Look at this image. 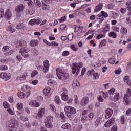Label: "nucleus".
I'll use <instances>...</instances> for the list:
<instances>
[{
  "instance_id": "obj_8",
  "label": "nucleus",
  "mask_w": 131,
  "mask_h": 131,
  "mask_svg": "<svg viewBox=\"0 0 131 131\" xmlns=\"http://www.w3.org/2000/svg\"><path fill=\"white\" fill-rule=\"evenodd\" d=\"M0 78L3 79H5V81H7L10 79L11 75L7 73H2L0 74Z\"/></svg>"
},
{
  "instance_id": "obj_51",
  "label": "nucleus",
  "mask_w": 131,
  "mask_h": 131,
  "mask_svg": "<svg viewBox=\"0 0 131 131\" xmlns=\"http://www.w3.org/2000/svg\"><path fill=\"white\" fill-rule=\"evenodd\" d=\"M25 95H26L25 94L22 92V93L18 94V97L22 99L25 97Z\"/></svg>"
},
{
  "instance_id": "obj_47",
  "label": "nucleus",
  "mask_w": 131,
  "mask_h": 131,
  "mask_svg": "<svg viewBox=\"0 0 131 131\" xmlns=\"http://www.w3.org/2000/svg\"><path fill=\"white\" fill-rule=\"evenodd\" d=\"M18 78H19V79L20 81H23L24 80H25L26 77L25 75H20V77H17V78H16V79H17Z\"/></svg>"
},
{
  "instance_id": "obj_43",
  "label": "nucleus",
  "mask_w": 131,
  "mask_h": 131,
  "mask_svg": "<svg viewBox=\"0 0 131 131\" xmlns=\"http://www.w3.org/2000/svg\"><path fill=\"white\" fill-rule=\"evenodd\" d=\"M38 74V73L37 72V71H34L32 72V74H31V77H32V78H34Z\"/></svg>"
},
{
  "instance_id": "obj_21",
  "label": "nucleus",
  "mask_w": 131,
  "mask_h": 131,
  "mask_svg": "<svg viewBox=\"0 0 131 131\" xmlns=\"http://www.w3.org/2000/svg\"><path fill=\"white\" fill-rule=\"evenodd\" d=\"M61 97L62 100H63L64 101H68V96L67 95V93H66V92H64L62 93L61 94Z\"/></svg>"
},
{
  "instance_id": "obj_63",
  "label": "nucleus",
  "mask_w": 131,
  "mask_h": 131,
  "mask_svg": "<svg viewBox=\"0 0 131 131\" xmlns=\"http://www.w3.org/2000/svg\"><path fill=\"white\" fill-rule=\"evenodd\" d=\"M20 119L24 122L27 121L28 119L26 117H20Z\"/></svg>"
},
{
  "instance_id": "obj_17",
  "label": "nucleus",
  "mask_w": 131,
  "mask_h": 131,
  "mask_svg": "<svg viewBox=\"0 0 131 131\" xmlns=\"http://www.w3.org/2000/svg\"><path fill=\"white\" fill-rule=\"evenodd\" d=\"M39 42L37 40H32L30 42L31 47H36L38 46Z\"/></svg>"
},
{
  "instance_id": "obj_54",
  "label": "nucleus",
  "mask_w": 131,
  "mask_h": 131,
  "mask_svg": "<svg viewBox=\"0 0 131 131\" xmlns=\"http://www.w3.org/2000/svg\"><path fill=\"white\" fill-rule=\"evenodd\" d=\"M16 107L18 110H21L23 108V104L22 103H18Z\"/></svg>"
},
{
  "instance_id": "obj_13",
  "label": "nucleus",
  "mask_w": 131,
  "mask_h": 131,
  "mask_svg": "<svg viewBox=\"0 0 131 131\" xmlns=\"http://www.w3.org/2000/svg\"><path fill=\"white\" fill-rule=\"evenodd\" d=\"M4 18L7 20H10L12 17V12L10 9H7L6 11L5 14L4 15Z\"/></svg>"
},
{
  "instance_id": "obj_56",
  "label": "nucleus",
  "mask_w": 131,
  "mask_h": 131,
  "mask_svg": "<svg viewBox=\"0 0 131 131\" xmlns=\"http://www.w3.org/2000/svg\"><path fill=\"white\" fill-rule=\"evenodd\" d=\"M120 12H121L122 14H124L126 12V9L125 8L120 9Z\"/></svg>"
},
{
  "instance_id": "obj_26",
  "label": "nucleus",
  "mask_w": 131,
  "mask_h": 131,
  "mask_svg": "<svg viewBox=\"0 0 131 131\" xmlns=\"http://www.w3.org/2000/svg\"><path fill=\"white\" fill-rule=\"evenodd\" d=\"M34 3L36 7L40 8L41 6V3L39 0H34Z\"/></svg>"
},
{
  "instance_id": "obj_45",
  "label": "nucleus",
  "mask_w": 131,
  "mask_h": 131,
  "mask_svg": "<svg viewBox=\"0 0 131 131\" xmlns=\"http://www.w3.org/2000/svg\"><path fill=\"white\" fill-rule=\"evenodd\" d=\"M82 66H83V63L82 62L79 63V64L77 65V67H78V73L80 72V69L82 68Z\"/></svg>"
},
{
  "instance_id": "obj_33",
  "label": "nucleus",
  "mask_w": 131,
  "mask_h": 131,
  "mask_svg": "<svg viewBox=\"0 0 131 131\" xmlns=\"http://www.w3.org/2000/svg\"><path fill=\"white\" fill-rule=\"evenodd\" d=\"M106 43V40L103 39L101 41L100 45H99V48H102L103 46H104Z\"/></svg>"
},
{
  "instance_id": "obj_58",
  "label": "nucleus",
  "mask_w": 131,
  "mask_h": 131,
  "mask_svg": "<svg viewBox=\"0 0 131 131\" xmlns=\"http://www.w3.org/2000/svg\"><path fill=\"white\" fill-rule=\"evenodd\" d=\"M120 121H121V123L123 125L125 123V120H124V117L122 116L120 118Z\"/></svg>"
},
{
  "instance_id": "obj_42",
  "label": "nucleus",
  "mask_w": 131,
  "mask_h": 131,
  "mask_svg": "<svg viewBox=\"0 0 131 131\" xmlns=\"http://www.w3.org/2000/svg\"><path fill=\"white\" fill-rule=\"evenodd\" d=\"M13 53H14V51L13 50H11L9 52L4 53V55L6 56H9L12 55Z\"/></svg>"
},
{
  "instance_id": "obj_44",
  "label": "nucleus",
  "mask_w": 131,
  "mask_h": 131,
  "mask_svg": "<svg viewBox=\"0 0 131 131\" xmlns=\"http://www.w3.org/2000/svg\"><path fill=\"white\" fill-rule=\"evenodd\" d=\"M93 77L95 80L98 79L99 77V74L98 73H95L93 74Z\"/></svg>"
},
{
  "instance_id": "obj_39",
  "label": "nucleus",
  "mask_w": 131,
  "mask_h": 131,
  "mask_svg": "<svg viewBox=\"0 0 131 131\" xmlns=\"http://www.w3.org/2000/svg\"><path fill=\"white\" fill-rule=\"evenodd\" d=\"M70 55V52L68 51H64L62 53V56H68V55Z\"/></svg>"
},
{
  "instance_id": "obj_31",
  "label": "nucleus",
  "mask_w": 131,
  "mask_h": 131,
  "mask_svg": "<svg viewBox=\"0 0 131 131\" xmlns=\"http://www.w3.org/2000/svg\"><path fill=\"white\" fill-rule=\"evenodd\" d=\"M109 37L116 38L117 37L116 33L115 32H112L109 33Z\"/></svg>"
},
{
  "instance_id": "obj_40",
  "label": "nucleus",
  "mask_w": 131,
  "mask_h": 131,
  "mask_svg": "<svg viewBox=\"0 0 131 131\" xmlns=\"http://www.w3.org/2000/svg\"><path fill=\"white\" fill-rule=\"evenodd\" d=\"M29 24H30L31 26H34L35 24H36V19H31L29 21Z\"/></svg>"
},
{
  "instance_id": "obj_25",
  "label": "nucleus",
  "mask_w": 131,
  "mask_h": 131,
  "mask_svg": "<svg viewBox=\"0 0 131 131\" xmlns=\"http://www.w3.org/2000/svg\"><path fill=\"white\" fill-rule=\"evenodd\" d=\"M29 52V49L27 47L22 48L20 50L21 53H27Z\"/></svg>"
},
{
  "instance_id": "obj_41",
  "label": "nucleus",
  "mask_w": 131,
  "mask_h": 131,
  "mask_svg": "<svg viewBox=\"0 0 131 131\" xmlns=\"http://www.w3.org/2000/svg\"><path fill=\"white\" fill-rule=\"evenodd\" d=\"M7 69L8 67L7 66L3 65L0 67V70L1 71H6L7 70Z\"/></svg>"
},
{
  "instance_id": "obj_1",
  "label": "nucleus",
  "mask_w": 131,
  "mask_h": 131,
  "mask_svg": "<svg viewBox=\"0 0 131 131\" xmlns=\"http://www.w3.org/2000/svg\"><path fill=\"white\" fill-rule=\"evenodd\" d=\"M56 75L59 80H62V81H66L70 78V75L68 73H64L63 71L59 69H56Z\"/></svg>"
},
{
  "instance_id": "obj_61",
  "label": "nucleus",
  "mask_w": 131,
  "mask_h": 131,
  "mask_svg": "<svg viewBox=\"0 0 131 131\" xmlns=\"http://www.w3.org/2000/svg\"><path fill=\"white\" fill-rule=\"evenodd\" d=\"M59 45V44L58 43H57L56 42H52L50 44V46H55V47H57Z\"/></svg>"
},
{
  "instance_id": "obj_37",
  "label": "nucleus",
  "mask_w": 131,
  "mask_h": 131,
  "mask_svg": "<svg viewBox=\"0 0 131 131\" xmlns=\"http://www.w3.org/2000/svg\"><path fill=\"white\" fill-rule=\"evenodd\" d=\"M95 73L94 70H91V71H89L88 72V76H92Z\"/></svg>"
},
{
  "instance_id": "obj_46",
  "label": "nucleus",
  "mask_w": 131,
  "mask_h": 131,
  "mask_svg": "<svg viewBox=\"0 0 131 131\" xmlns=\"http://www.w3.org/2000/svg\"><path fill=\"white\" fill-rule=\"evenodd\" d=\"M66 28V25L62 24V25H60V27H59V29L61 30H65Z\"/></svg>"
},
{
  "instance_id": "obj_20",
  "label": "nucleus",
  "mask_w": 131,
  "mask_h": 131,
  "mask_svg": "<svg viewBox=\"0 0 131 131\" xmlns=\"http://www.w3.org/2000/svg\"><path fill=\"white\" fill-rule=\"evenodd\" d=\"M51 123L52 122H45V126H46V127L49 128L50 129H52L53 126Z\"/></svg>"
},
{
  "instance_id": "obj_34",
  "label": "nucleus",
  "mask_w": 131,
  "mask_h": 131,
  "mask_svg": "<svg viewBox=\"0 0 131 131\" xmlns=\"http://www.w3.org/2000/svg\"><path fill=\"white\" fill-rule=\"evenodd\" d=\"M108 61H109V63L111 64H114L116 62V59L114 57L111 58L109 59Z\"/></svg>"
},
{
  "instance_id": "obj_59",
  "label": "nucleus",
  "mask_w": 131,
  "mask_h": 131,
  "mask_svg": "<svg viewBox=\"0 0 131 131\" xmlns=\"http://www.w3.org/2000/svg\"><path fill=\"white\" fill-rule=\"evenodd\" d=\"M111 131H117V126L116 125L113 126L111 128Z\"/></svg>"
},
{
  "instance_id": "obj_24",
  "label": "nucleus",
  "mask_w": 131,
  "mask_h": 131,
  "mask_svg": "<svg viewBox=\"0 0 131 131\" xmlns=\"http://www.w3.org/2000/svg\"><path fill=\"white\" fill-rule=\"evenodd\" d=\"M44 115V110L43 108L40 110L39 112H38V117L39 118H41Z\"/></svg>"
},
{
  "instance_id": "obj_53",
  "label": "nucleus",
  "mask_w": 131,
  "mask_h": 131,
  "mask_svg": "<svg viewBox=\"0 0 131 131\" xmlns=\"http://www.w3.org/2000/svg\"><path fill=\"white\" fill-rule=\"evenodd\" d=\"M42 22V19L40 18L35 19V24L37 25H39Z\"/></svg>"
},
{
  "instance_id": "obj_2",
  "label": "nucleus",
  "mask_w": 131,
  "mask_h": 131,
  "mask_svg": "<svg viewBox=\"0 0 131 131\" xmlns=\"http://www.w3.org/2000/svg\"><path fill=\"white\" fill-rule=\"evenodd\" d=\"M25 10V6L23 4H19L15 8V12L16 13V18L17 19H19L21 17V14L23 13V11Z\"/></svg>"
},
{
  "instance_id": "obj_15",
  "label": "nucleus",
  "mask_w": 131,
  "mask_h": 131,
  "mask_svg": "<svg viewBox=\"0 0 131 131\" xmlns=\"http://www.w3.org/2000/svg\"><path fill=\"white\" fill-rule=\"evenodd\" d=\"M89 102V98L87 97H83L82 99H81V105L82 106H85L88 104Z\"/></svg>"
},
{
  "instance_id": "obj_12",
  "label": "nucleus",
  "mask_w": 131,
  "mask_h": 131,
  "mask_svg": "<svg viewBox=\"0 0 131 131\" xmlns=\"http://www.w3.org/2000/svg\"><path fill=\"white\" fill-rule=\"evenodd\" d=\"M49 61L47 60L44 61V67H43V72L46 73L48 72L49 69Z\"/></svg>"
},
{
  "instance_id": "obj_5",
  "label": "nucleus",
  "mask_w": 131,
  "mask_h": 131,
  "mask_svg": "<svg viewBox=\"0 0 131 131\" xmlns=\"http://www.w3.org/2000/svg\"><path fill=\"white\" fill-rule=\"evenodd\" d=\"M130 96H131V89L127 88V92L124 96V102L126 103L127 105L130 104V102L129 101V97Z\"/></svg>"
},
{
  "instance_id": "obj_3",
  "label": "nucleus",
  "mask_w": 131,
  "mask_h": 131,
  "mask_svg": "<svg viewBox=\"0 0 131 131\" xmlns=\"http://www.w3.org/2000/svg\"><path fill=\"white\" fill-rule=\"evenodd\" d=\"M64 112H66V116L69 118H71V115H74L76 113V110L73 107H64Z\"/></svg>"
},
{
  "instance_id": "obj_50",
  "label": "nucleus",
  "mask_w": 131,
  "mask_h": 131,
  "mask_svg": "<svg viewBox=\"0 0 131 131\" xmlns=\"http://www.w3.org/2000/svg\"><path fill=\"white\" fill-rule=\"evenodd\" d=\"M115 90L114 88H113L112 89H110L109 91H108V94H109V95H112L113 93H114Z\"/></svg>"
},
{
  "instance_id": "obj_18",
  "label": "nucleus",
  "mask_w": 131,
  "mask_h": 131,
  "mask_svg": "<svg viewBox=\"0 0 131 131\" xmlns=\"http://www.w3.org/2000/svg\"><path fill=\"white\" fill-rule=\"evenodd\" d=\"M42 9L45 11H48L49 9V7L48 5L46 4V2H42Z\"/></svg>"
},
{
  "instance_id": "obj_10",
  "label": "nucleus",
  "mask_w": 131,
  "mask_h": 131,
  "mask_svg": "<svg viewBox=\"0 0 131 131\" xmlns=\"http://www.w3.org/2000/svg\"><path fill=\"white\" fill-rule=\"evenodd\" d=\"M115 120H116V119L114 118H111L110 120L105 122V127H110V126H111V125H113Z\"/></svg>"
},
{
  "instance_id": "obj_52",
  "label": "nucleus",
  "mask_w": 131,
  "mask_h": 131,
  "mask_svg": "<svg viewBox=\"0 0 131 131\" xmlns=\"http://www.w3.org/2000/svg\"><path fill=\"white\" fill-rule=\"evenodd\" d=\"M101 14L102 17L106 18L107 17V13H105L104 11H101Z\"/></svg>"
},
{
  "instance_id": "obj_11",
  "label": "nucleus",
  "mask_w": 131,
  "mask_h": 131,
  "mask_svg": "<svg viewBox=\"0 0 131 131\" xmlns=\"http://www.w3.org/2000/svg\"><path fill=\"white\" fill-rule=\"evenodd\" d=\"M72 72L73 74H75L77 76L79 72H78L77 63H74L73 65H72Z\"/></svg>"
},
{
  "instance_id": "obj_28",
  "label": "nucleus",
  "mask_w": 131,
  "mask_h": 131,
  "mask_svg": "<svg viewBox=\"0 0 131 131\" xmlns=\"http://www.w3.org/2000/svg\"><path fill=\"white\" fill-rule=\"evenodd\" d=\"M54 101H55V102H56L57 104H61V101L58 96H56V97H55Z\"/></svg>"
},
{
  "instance_id": "obj_38",
  "label": "nucleus",
  "mask_w": 131,
  "mask_h": 131,
  "mask_svg": "<svg viewBox=\"0 0 131 131\" xmlns=\"http://www.w3.org/2000/svg\"><path fill=\"white\" fill-rule=\"evenodd\" d=\"M3 106L4 108H9L10 107V104L8 103L7 102H4L3 103Z\"/></svg>"
},
{
  "instance_id": "obj_55",
  "label": "nucleus",
  "mask_w": 131,
  "mask_h": 131,
  "mask_svg": "<svg viewBox=\"0 0 131 131\" xmlns=\"http://www.w3.org/2000/svg\"><path fill=\"white\" fill-rule=\"evenodd\" d=\"M71 49L73 50V51H77L78 50V48H76L74 45L71 46Z\"/></svg>"
},
{
  "instance_id": "obj_35",
  "label": "nucleus",
  "mask_w": 131,
  "mask_h": 131,
  "mask_svg": "<svg viewBox=\"0 0 131 131\" xmlns=\"http://www.w3.org/2000/svg\"><path fill=\"white\" fill-rule=\"evenodd\" d=\"M9 50H10L9 46H4L3 48V52H5L9 51Z\"/></svg>"
},
{
  "instance_id": "obj_23",
  "label": "nucleus",
  "mask_w": 131,
  "mask_h": 131,
  "mask_svg": "<svg viewBox=\"0 0 131 131\" xmlns=\"http://www.w3.org/2000/svg\"><path fill=\"white\" fill-rule=\"evenodd\" d=\"M71 128V125L69 123H66L62 125V128L64 129H69Z\"/></svg>"
},
{
  "instance_id": "obj_64",
  "label": "nucleus",
  "mask_w": 131,
  "mask_h": 131,
  "mask_svg": "<svg viewBox=\"0 0 131 131\" xmlns=\"http://www.w3.org/2000/svg\"><path fill=\"white\" fill-rule=\"evenodd\" d=\"M127 10L129 11V13H127V15L129 16L131 15V6L127 7Z\"/></svg>"
},
{
  "instance_id": "obj_49",
  "label": "nucleus",
  "mask_w": 131,
  "mask_h": 131,
  "mask_svg": "<svg viewBox=\"0 0 131 131\" xmlns=\"http://www.w3.org/2000/svg\"><path fill=\"white\" fill-rule=\"evenodd\" d=\"M97 99L98 100V101H99L100 102H104V99L102 98V97L101 95H98V97H97Z\"/></svg>"
},
{
  "instance_id": "obj_19",
  "label": "nucleus",
  "mask_w": 131,
  "mask_h": 131,
  "mask_svg": "<svg viewBox=\"0 0 131 131\" xmlns=\"http://www.w3.org/2000/svg\"><path fill=\"white\" fill-rule=\"evenodd\" d=\"M102 4H99L98 6H96L95 9V12L97 13L99 11H101V10L102 9Z\"/></svg>"
},
{
  "instance_id": "obj_14",
  "label": "nucleus",
  "mask_w": 131,
  "mask_h": 131,
  "mask_svg": "<svg viewBox=\"0 0 131 131\" xmlns=\"http://www.w3.org/2000/svg\"><path fill=\"white\" fill-rule=\"evenodd\" d=\"M112 114H113V111H112L110 108H107L106 111H105V119L110 118L112 116Z\"/></svg>"
},
{
  "instance_id": "obj_29",
  "label": "nucleus",
  "mask_w": 131,
  "mask_h": 131,
  "mask_svg": "<svg viewBox=\"0 0 131 131\" xmlns=\"http://www.w3.org/2000/svg\"><path fill=\"white\" fill-rule=\"evenodd\" d=\"M101 124V119L97 118L95 122V126L96 127L99 126Z\"/></svg>"
},
{
  "instance_id": "obj_16",
  "label": "nucleus",
  "mask_w": 131,
  "mask_h": 131,
  "mask_svg": "<svg viewBox=\"0 0 131 131\" xmlns=\"http://www.w3.org/2000/svg\"><path fill=\"white\" fill-rule=\"evenodd\" d=\"M7 30L8 32L13 33L15 32V27L13 25H11L10 26L8 27Z\"/></svg>"
},
{
  "instance_id": "obj_32",
  "label": "nucleus",
  "mask_w": 131,
  "mask_h": 131,
  "mask_svg": "<svg viewBox=\"0 0 131 131\" xmlns=\"http://www.w3.org/2000/svg\"><path fill=\"white\" fill-rule=\"evenodd\" d=\"M119 99V94L118 93H116L114 97V101L116 102Z\"/></svg>"
},
{
  "instance_id": "obj_9",
  "label": "nucleus",
  "mask_w": 131,
  "mask_h": 131,
  "mask_svg": "<svg viewBox=\"0 0 131 131\" xmlns=\"http://www.w3.org/2000/svg\"><path fill=\"white\" fill-rule=\"evenodd\" d=\"M120 32L121 34L119 35V37L122 38L124 37V36L127 33V29L122 27L121 29H120Z\"/></svg>"
},
{
  "instance_id": "obj_7",
  "label": "nucleus",
  "mask_w": 131,
  "mask_h": 131,
  "mask_svg": "<svg viewBox=\"0 0 131 131\" xmlns=\"http://www.w3.org/2000/svg\"><path fill=\"white\" fill-rule=\"evenodd\" d=\"M16 28L18 30H25L29 29V27L23 23H19L16 25Z\"/></svg>"
},
{
  "instance_id": "obj_57",
  "label": "nucleus",
  "mask_w": 131,
  "mask_h": 131,
  "mask_svg": "<svg viewBox=\"0 0 131 131\" xmlns=\"http://www.w3.org/2000/svg\"><path fill=\"white\" fill-rule=\"evenodd\" d=\"M31 83H32L34 85H36L37 83H38V80H34L32 82H31Z\"/></svg>"
},
{
  "instance_id": "obj_4",
  "label": "nucleus",
  "mask_w": 131,
  "mask_h": 131,
  "mask_svg": "<svg viewBox=\"0 0 131 131\" xmlns=\"http://www.w3.org/2000/svg\"><path fill=\"white\" fill-rule=\"evenodd\" d=\"M11 123L12 125L9 126L8 131H16V126L18 125L17 121L15 118H11Z\"/></svg>"
},
{
  "instance_id": "obj_27",
  "label": "nucleus",
  "mask_w": 131,
  "mask_h": 131,
  "mask_svg": "<svg viewBox=\"0 0 131 131\" xmlns=\"http://www.w3.org/2000/svg\"><path fill=\"white\" fill-rule=\"evenodd\" d=\"M50 90H51V88H45L44 90H43V93H44V95L47 96L48 95L49 93H50Z\"/></svg>"
},
{
  "instance_id": "obj_6",
  "label": "nucleus",
  "mask_w": 131,
  "mask_h": 131,
  "mask_svg": "<svg viewBox=\"0 0 131 131\" xmlns=\"http://www.w3.org/2000/svg\"><path fill=\"white\" fill-rule=\"evenodd\" d=\"M94 113H90L89 115L87 116H83L81 117V121L83 123H85L88 120H92L93 118H94Z\"/></svg>"
},
{
  "instance_id": "obj_36",
  "label": "nucleus",
  "mask_w": 131,
  "mask_h": 131,
  "mask_svg": "<svg viewBox=\"0 0 131 131\" xmlns=\"http://www.w3.org/2000/svg\"><path fill=\"white\" fill-rule=\"evenodd\" d=\"M124 81L125 82H126V83H127L128 82H129L130 81H131V80H129V76H126L124 77Z\"/></svg>"
},
{
  "instance_id": "obj_30",
  "label": "nucleus",
  "mask_w": 131,
  "mask_h": 131,
  "mask_svg": "<svg viewBox=\"0 0 131 131\" xmlns=\"http://www.w3.org/2000/svg\"><path fill=\"white\" fill-rule=\"evenodd\" d=\"M53 121V117H51V116H49V117H47L46 119H45V122H52Z\"/></svg>"
},
{
  "instance_id": "obj_62",
  "label": "nucleus",
  "mask_w": 131,
  "mask_h": 131,
  "mask_svg": "<svg viewBox=\"0 0 131 131\" xmlns=\"http://www.w3.org/2000/svg\"><path fill=\"white\" fill-rule=\"evenodd\" d=\"M66 20V16L62 17L60 19H59V22L62 23L63 21H65Z\"/></svg>"
},
{
  "instance_id": "obj_48",
  "label": "nucleus",
  "mask_w": 131,
  "mask_h": 131,
  "mask_svg": "<svg viewBox=\"0 0 131 131\" xmlns=\"http://www.w3.org/2000/svg\"><path fill=\"white\" fill-rule=\"evenodd\" d=\"M130 70H131V62L129 63L127 65V69H126L127 72H129V71H130Z\"/></svg>"
},
{
  "instance_id": "obj_60",
  "label": "nucleus",
  "mask_w": 131,
  "mask_h": 131,
  "mask_svg": "<svg viewBox=\"0 0 131 131\" xmlns=\"http://www.w3.org/2000/svg\"><path fill=\"white\" fill-rule=\"evenodd\" d=\"M36 104V101H30L29 103V105L31 106H33V107H34L35 104Z\"/></svg>"
},
{
  "instance_id": "obj_22",
  "label": "nucleus",
  "mask_w": 131,
  "mask_h": 131,
  "mask_svg": "<svg viewBox=\"0 0 131 131\" xmlns=\"http://www.w3.org/2000/svg\"><path fill=\"white\" fill-rule=\"evenodd\" d=\"M72 28H74V32L76 33L79 31L81 29L80 26H76V25L72 26Z\"/></svg>"
}]
</instances>
